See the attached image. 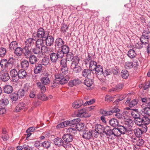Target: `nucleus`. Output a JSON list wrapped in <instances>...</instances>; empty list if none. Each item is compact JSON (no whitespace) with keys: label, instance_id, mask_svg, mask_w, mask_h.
Returning <instances> with one entry per match:
<instances>
[{"label":"nucleus","instance_id":"473e14b6","mask_svg":"<svg viewBox=\"0 0 150 150\" xmlns=\"http://www.w3.org/2000/svg\"><path fill=\"white\" fill-rule=\"evenodd\" d=\"M134 132L136 137H141L143 133L140 128H136L134 130Z\"/></svg>","mask_w":150,"mask_h":150},{"label":"nucleus","instance_id":"de8ad7c7","mask_svg":"<svg viewBox=\"0 0 150 150\" xmlns=\"http://www.w3.org/2000/svg\"><path fill=\"white\" fill-rule=\"evenodd\" d=\"M34 39L33 38H30L27 39L25 41L26 46L28 47L33 45L34 43Z\"/></svg>","mask_w":150,"mask_h":150},{"label":"nucleus","instance_id":"13d9d810","mask_svg":"<svg viewBox=\"0 0 150 150\" xmlns=\"http://www.w3.org/2000/svg\"><path fill=\"white\" fill-rule=\"evenodd\" d=\"M6 54V49L4 47L0 48V57H4Z\"/></svg>","mask_w":150,"mask_h":150},{"label":"nucleus","instance_id":"6e6d98bb","mask_svg":"<svg viewBox=\"0 0 150 150\" xmlns=\"http://www.w3.org/2000/svg\"><path fill=\"white\" fill-rule=\"evenodd\" d=\"M18 95V97L23 98L25 95V92L23 89H20L18 91L17 93Z\"/></svg>","mask_w":150,"mask_h":150},{"label":"nucleus","instance_id":"c756f323","mask_svg":"<svg viewBox=\"0 0 150 150\" xmlns=\"http://www.w3.org/2000/svg\"><path fill=\"white\" fill-rule=\"evenodd\" d=\"M91 71L90 69H84L82 72V76L86 78L90 76L91 75Z\"/></svg>","mask_w":150,"mask_h":150},{"label":"nucleus","instance_id":"72a5a7b5","mask_svg":"<svg viewBox=\"0 0 150 150\" xmlns=\"http://www.w3.org/2000/svg\"><path fill=\"white\" fill-rule=\"evenodd\" d=\"M29 62L26 59H23L21 63V67L24 69H27L29 66Z\"/></svg>","mask_w":150,"mask_h":150},{"label":"nucleus","instance_id":"774afa93","mask_svg":"<svg viewBox=\"0 0 150 150\" xmlns=\"http://www.w3.org/2000/svg\"><path fill=\"white\" fill-rule=\"evenodd\" d=\"M141 36L149 38L150 37V32L148 30H144L142 33V35Z\"/></svg>","mask_w":150,"mask_h":150},{"label":"nucleus","instance_id":"1a4fd4ad","mask_svg":"<svg viewBox=\"0 0 150 150\" xmlns=\"http://www.w3.org/2000/svg\"><path fill=\"white\" fill-rule=\"evenodd\" d=\"M132 142L138 146H140L143 145L144 141L141 137H134L131 138Z\"/></svg>","mask_w":150,"mask_h":150},{"label":"nucleus","instance_id":"2eb2a0df","mask_svg":"<svg viewBox=\"0 0 150 150\" xmlns=\"http://www.w3.org/2000/svg\"><path fill=\"white\" fill-rule=\"evenodd\" d=\"M10 75L11 76L13 81L16 82L18 80V72L15 69H12L10 71Z\"/></svg>","mask_w":150,"mask_h":150},{"label":"nucleus","instance_id":"864d4df0","mask_svg":"<svg viewBox=\"0 0 150 150\" xmlns=\"http://www.w3.org/2000/svg\"><path fill=\"white\" fill-rule=\"evenodd\" d=\"M67 132L69 133L70 134L72 135L75 134L77 132V131L75 128H69L67 130Z\"/></svg>","mask_w":150,"mask_h":150},{"label":"nucleus","instance_id":"09e8293b","mask_svg":"<svg viewBox=\"0 0 150 150\" xmlns=\"http://www.w3.org/2000/svg\"><path fill=\"white\" fill-rule=\"evenodd\" d=\"M81 120L79 118L71 120L70 121V126H72L73 127L75 126L76 127L77 124Z\"/></svg>","mask_w":150,"mask_h":150},{"label":"nucleus","instance_id":"6e6552de","mask_svg":"<svg viewBox=\"0 0 150 150\" xmlns=\"http://www.w3.org/2000/svg\"><path fill=\"white\" fill-rule=\"evenodd\" d=\"M60 48L57 50L63 57L64 54H67L69 53V48L68 45L64 44Z\"/></svg>","mask_w":150,"mask_h":150},{"label":"nucleus","instance_id":"4be33fe9","mask_svg":"<svg viewBox=\"0 0 150 150\" xmlns=\"http://www.w3.org/2000/svg\"><path fill=\"white\" fill-rule=\"evenodd\" d=\"M42 66L41 63L35 64L34 69V72L35 74H38L42 71Z\"/></svg>","mask_w":150,"mask_h":150},{"label":"nucleus","instance_id":"603ef678","mask_svg":"<svg viewBox=\"0 0 150 150\" xmlns=\"http://www.w3.org/2000/svg\"><path fill=\"white\" fill-rule=\"evenodd\" d=\"M32 52L35 54H39L41 53L40 48L36 46L35 48L32 49Z\"/></svg>","mask_w":150,"mask_h":150},{"label":"nucleus","instance_id":"ea45409f","mask_svg":"<svg viewBox=\"0 0 150 150\" xmlns=\"http://www.w3.org/2000/svg\"><path fill=\"white\" fill-rule=\"evenodd\" d=\"M143 112L146 115L150 116V103L147 105L144 108H143Z\"/></svg>","mask_w":150,"mask_h":150},{"label":"nucleus","instance_id":"ddd939ff","mask_svg":"<svg viewBox=\"0 0 150 150\" xmlns=\"http://www.w3.org/2000/svg\"><path fill=\"white\" fill-rule=\"evenodd\" d=\"M65 43L64 40L60 38H58L56 39L54 42L55 48H60Z\"/></svg>","mask_w":150,"mask_h":150},{"label":"nucleus","instance_id":"9b49d317","mask_svg":"<svg viewBox=\"0 0 150 150\" xmlns=\"http://www.w3.org/2000/svg\"><path fill=\"white\" fill-rule=\"evenodd\" d=\"M47 35L45 34L44 29L42 27H40L37 29L36 36L38 38H45Z\"/></svg>","mask_w":150,"mask_h":150},{"label":"nucleus","instance_id":"e433bc0d","mask_svg":"<svg viewBox=\"0 0 150 150\" xmlns=\"http://www.w3.org/2000/svg\"><path fill=\"white\" fill-rule=\"evenodd\" d=\"M68 67L62 68L59 72L58 74H60L62 75L65 76L66 75H68Z\"/></svg>","mask_w":150,"mask_h":150},{"label":"nucleus","instance_id":"e2e57ef3","mask_svg":"<svg viewBox=\"0 0 150 150\" xmlns=\"http://www.w3.org/2000/svg\"><path fill=\"white\" fill-rule=\"evenodd\" d=\"M68 27L67 25L65 23L62 24L61 29V31L64 33L66 32V30L68 29Z\"/></svg>","mask_w":150,"mask_h":150},{"label":"nucleus","instance_id":"b1692460","mask_svg":"<svg viewBox=\"0 0 150 150\" xmlns=\"http://www.w3.org/2000/svg\"><path fill=\"white\" fill-rule=\"evenodd\" d=\"M4 92L7 94L11 93L13 91L12 86L10 85H6L3 87Z\"/></svg>","mask_w":150,"mask_h":150},{"label":"nucleus","instance_id":"4468645a","mask_svg":"<svg viewBox=\"0 0 150 150\" xmlns=\"http://www.w3.org/2000/svg\"><path fill=\"white\" fill-rule=\"evenodd\" d=\"M104 132L108 136V138L113 139V129H111L109 126L105 127Z\"/></svg>","mask_w":150,"mask_h":150},{"label":"nucleus","instance_id":"20e7f679","mask_svg":"<svg viewBox=\"0 0 150 150\" xmlns=\"http://www.w3.org/2000/svg\"><path fill=\"white\" fill-rule=\"evenodd\" d=\"M53 142L54 144L57 146L58 147L63 146L65 149L70 148L71 145L70 143H67V144H65L62 138L58 137L55 138L54 139Z\"/></svg>","mask_w":150,"mask_h":150},{"label":"nucleus","instance_id":"393cba45","mask_svg":"<svg viewBox=\"0 0 150 150\" xmlns=\"http://www.w3.org/2000/svg\"><path fill=\"white\" fill-rule=\"evenodd\" d=\"M28 59L30 63L32 65L36 64L38 59V58L34 55H31Z\"/></svg>","mask_w":150,"mask_h":150},{"label":"nucleus","instance_id":"412c9836","mask_svg":"<svg viewBox=\"0 0 150 150\" xmlns=\"http://www.w3.org/2000/svg\"><path fill=\"white\" fill-rule=\"evenodd\" d=\"M83 104V101L81 99L76 100L72 104V106L74 108H79Z\"/></svg>","mask_w":150,"mask_h":150},{"label":"nucleus","instance_id":"f257e3e1","mask_svg":"<svg viewBox=\"0 0 150 150\" xmlns=\"http://www.w3.org/2000/svg\"><path fill=\"white\" fill-rule=\"evenodd\" d=\"M55 80L53 81L52 85L53 87L57 86L58 83L61 85L67 83L69 79V76H62L59 74H55Z\"/></svg>","mask_w":150,"mask_h":150},{"label":"nucleus","instance_id":"2f4dec72","mask_svg":"<svg viewBox=\"0 0 150 150\" xmlns=\"http://www.w3.org/2000/svg\"><path fill=\"white\" fill-rule=\"evenodd\" d=\"M27 75L25 71L23 69L19 70L18 71V79L24 78Z\"/></svg>","mask_w":150,"mask_h":150},{"label":"nucleus","instance_id":"c9c22d12","mask_svg":"<svg viewBox=\"0 0 150 150\" xmlns=\"http://www.w3.org/2000/svg\"><path fill=\"white\" fill-rule=\"evenodd\" d=\"M18 47V43L16 41L12 42L9 45V48L11 51L13 50Z\"/></svg>","mask_w":150,"mask_h":150},{"label":"nucleus","instance_id":"5701e85b","mask_svg":"<svg viewBox=\"0 0 150 150\" xmlns=\"http://www.w3.org/2000/svg\"><path fill=\"white\" fill-rule=\"evenodd\" d=\"M92 134H93V133L92 132V130L91 132L88 130L86 131L83 132L82 137L86 139H89L91 138Z\"/></svg>","mask_w":150,"mask_h":150},{"label":"nucleus","instance_id":"3c124183","mask_svg":"<svg viewBox=\"0 0 150 150\" xmlns=\"http://www.w3.org/2000/svg\"><path fill=\"white\" fill-rule=\"evenodd\" d=\"M121 74L122 78L126 79L128 77L129 74L127 70L124 69L122 71Z\"/></svg>","mask_w":150,"mask_h":150},{"label":"nucleus","instance_id":"a211bd4d","mask_svg":"<svg viewBox=\"0 0 150 150\" xmlns=\"http://www.w3.org/2000/svg\"><path fill=\"white\" fill-rule=\"evenodd\" d=\"M86 66H89V69L91 71H94L95 67L98 65L97 62L94 61L92 60L85 63Z\"/></svg>","mask_w":150,"mask_h":150},{"label":"nucleus","instance_id":"7ed1b4c3","mask_svg":"<svg viewBox=\"0 0 150 150\" xmlns=\"http://www.w3.org/2000/svg\"><path fill=\"white\" fill-rule=\"evenodd\" d=\"M94 71L97 75V77L101 81L104 82L105 79L104 78H101L99 77V76H105V73L103 72V69L102 66L98 64L94 69Z\"/></svg>","mask_w":150,"mask_h":150},{"label":"nucleus","instance_id":"f8f14e48","mask_svg":"<svg viewBox=\"0 0 150 150\" xmlns=\"http://www.w3.org/2000/svg\"><path fill=\"white\" fill-rule=\"evenodd\" d=\"M45 38V44L47 46H51L53 45L54 42V38L52 36L49 35V34H47Z\"/></svg>","mask_w":150,"mask_h":150},{"label":"nucleus","instance_id":"49530a36","mask_svg":"<svg viewBox=\"0 0 150 150\" xmlns=\"http://www.w3.org/2000/svg\"><path fill=\"white\" fill-rule=\"evenodd\" d=\"M113 139L115 138V137H119L121 134L120 132L117 128H114L113 129Z\"/></svg>","mask_w":150,"mask_h":150},{"label":"nucleus","instance_id":"a878e982","mask_svg":"<svg viewBox=\"0 0 150 150\" xmlns=\"http://www.w3.org/2000/svg\"><path fill=\"white\" fill-rule=\"evenodd\" d=\"M25 105L24 103L23 102L20 103L16 107L14 111L16 112L21 111L24 108Z\"/></svg>","mask_w":150,"mask_h":150},{"label":"nucleus","instance_id":"69168bd1","mask_svg":"<svg viewBox=\"0 0 150 150\" xmlns=\"http://www.w3.org/2000/svg\"><path fill=\"white\" fill-rule=\"evenodd\" d=\"M125 97L124 95H122L120 96L119 98L115 100L113 103L114 105H117L120 101H121L123 100Z\"/></svg>","mask_w":150,"mask_h":150},{"label":"nucleus","instance_id":"9d476101","mask_svg":"<svg viewBox=\"0 0 150 150\" xmlns=\"http://www.w3.org/2000/svg\"><path fill=\"white\" fill-rule=\"evenodd\" d=\"M1 78L3 81H6L10 79V76L7 70H1Z\"/></svg>","mask_w":150,"mask_h":150},{"label":"nucleus","instance_id":"0e129e2a","mask_svg":"<svg viewBox=\"0 0 150 150\" xmlns=\"http://www.w3.org/2000/svg\"><path fill=\"white\" fill-rule=\"evenodd\" d=\"M67 60L65 59H62L60 61V64L62 65V68L67 67Z\"/></svg>","mask_w":150,"mask_h":150},{"label":"nucleus","instance_id":"680f3d73","mask_svg":"<svg viewBox=\"0 0 150 150\" xmlns=\"http://www.w3.org/2000/svg\"><path fill=\"white\" fill-rule=\"evenodd\" d=\"M133 63L131 62H125V67L127 69H129L133 67Z\"/></svg>","mask_w":150,"mask_h":150},{"label":"nucleus","instance_id":"37998d69","mask_svg":"<svg viewBox=\"0 0 150 150\" xmlns=\"http://www.w3.org/2000/svg\"><path fill=\"white\" fill-rule=\"evenodd\" d=\"M86 112V109L84 108L79 110L77 116L79 117H83L85 116Z\"/></svg>","mask_w":150,"mask_h":150},{"label":"nucleus","instance_id":"f03ea898","mask_svg":"<svg viewBox=\"0 0 150 150\" xmlns=\"http://www.w3.org/2000/svg\"><path fill=\"white\" fill-rule=\"evenodd\" d=\"M49 76V74L48 73H46L44 77L40 79L41 82H39L36 83L42 92H45L46 91V89L45 85H47L50 83V80L48 77Z\"/></svg>","mask_w":150,"mask_h":150},{"label":"nucleus","instance_id":"bb28decb","mask_svg":"<svg viewBox=\"0 0 150 150\" xmlns=\"http://www.w3.org/2000/svg\"><path fill=\"white\" fill-rule=\"evenodd\" d=\"M117 128L121 135L124 134L128 131L127 127L124 125H118Z\"/></svg>","mask_w":150,"mask_h":150},{"label":"nucleus","instance_id":"cd10ccee","mask_svg":"<svg viewBox=\"0 0 150 150\" xmlns=\"http://www.w3.org/2000/svg\"><path fill=\"white\" fill-rule=\"evenodd\" d=\"M23 49V48L20 47H17L13 50L14 54L18 57L21 56L22 54Z\"/></svg>","mask_w":150,"mask_h":150},{"label":"nucleus","instance_id":"c03bdc74","mask_svg":"<svg viewBox=\"0 0 150 150\" xmlns=\"http://www.w3.org/2000/svg\"><path fill=\"white\" fill-rule=\"evenodd\" d=\"M109 123L112 126L115 127L118 125L119 122L117 119H112L110 120Z\"/></svg>","mask_w":150,"mask_h":150},{"label":"nucleus","instance_id":"79ce46f5","mask_svg":"<svg viewBox=\"0 0 150 150\" xmlns=\"http://www.w3.org/2000/svg\"><path fill=\"white\" fill-rule=\"evenodd\" d=\"M49 59L47 56H45L41 60V63L42 65L47 66L49 63Z\"/></svg>","mask_w":150,"mask_h":150},{"label":"nucleus","instance_id":"423d86ee","mask_svg":"<svg viewBox=\"0 0 150 150\" xmlns=\"http://www.w3.org/2000/svg\"><path fill=\"white\" fill-rule=\"evenodd\" d=\"M50 60L53 63L57 62L58 58H62L63 57L57 50V53L52 52L50 54Z\"/></svg>","mask_w":150,"mask_h":150},{"label":"nucleus","instance_id":"c85d7f7f","mask_svg":"<svg viewBox=\"0 0 150 150\" xmlns=\"http://www.w3.org/2000/svg\"><path fill=\"white\" fill-rule=\"evenodd\" d=\"M138 103V101L137 100L134 99L131 101H130V100H127L126 101L125 103L128 104L129 103V107L132 108L134 107Z\"/></svg>","mask_w":150,"mask_h":150},{"label":"nucleus","instance_id":"aec40b11","mask_svg":"<svg viewBox=\"0 0 150 150\" xmlns=\"http://www.w3.org/2000/svg\"><path fill=\"white\" fill-rule=\"evenodd\" d=\"M71 69L73 70V72L74 73H78L80 72L81 71V67L78 65H73L71 66Z\"/></svg>","mask_w":150,"mask_h":150},{"label":"nucleus","instance_id":"58836bf2","mask_svg":"<svg viewBox=\"0 0 150 150\" xmlns=\"http://www.w3.org/2000/svg\"><path fill=\"white\" fill-rule=\"evenodd\" d=\"M127 55L130 58L132 59L136 57L137 54L134 50L130 49L128 51Z\"/></svg>","mask_w":150,"mask_h":150},{"label":"nucleus","instance_id":"0eeeda50","mask_svg":"<svg viewBox=\"0 0 150 150\" xmlns=\"http://www.w3.org/2000/svg\"><path fill=\"white\" fill-rule=\"evenodd\" d=\"M0 66L3 70H7L8 69H10L12 66L11 63L8 61L6 59H2L0 63Z\"/></svg>","mask_w":150,"mask_h":150},{"label":"nucleus","instance_id":"a19ab883","mask_svg":"<svg viewBox=\"0 0 150 150\" xmlns=\"http://www.w3.org/2000/svg\"><path fill=\"white\" fill-rule=\"evenodd\" d=\"M10 97L12 103H13L18 100V97L16 93H13L10 95Z\"/></svg>","mask_w":150,"mask_h":150},{"label":"nucleus","instance_id":"bf43d9fd","mask_svg":"<svg viewBox=\"0 0 150 150\" xmlns=\"http://www.w3.org/2000/svg\"><path fill=\"white\" fill-rule=\"evenodd\" d=\"M100 113L104 116L110 115H112V112L109 111H107L104 110H100Z\"/></svg>","mask_w":150,"mask_h":150},{"label":"nucleus","instance_id":"f3484780","mask_svg":"<svg viewBox=\"0 0 150 150\" xmlns=\"http://www.w3.org/2000/svg\"><path fill=\"white\" fill-rule=\"evenodd\" d=\"M31 52L29 50L28 47L27 46L24 47L23 49L22 53L23 56L26 59H28L31 55Z\"/></svg>","mask_w":150,"mask_h":150},{"label":"nucleus","instance_id":"dca6fc26","mask_svg":"<svg viewBox=\"0 0 150 150\" xmlns=\"http://www.w3.org/2000/svg\"><path fill=\"white\" fill-rule=\"evenodd\" d=\"M62 138L65 142V144L67 143H69L73 140V136L71 134H65L63 135Z\"/></svg>","mask_w":150,"mask_h":150},{"label":"nucleus","instance_id":"a18cd8bd","mask_svg":"<svg viewBox=\"0 0 150 150\" xmlns=\"http://www.w3.org/2000/svg\"><path fill=\"white\" fill-rule=\"evenodd\" d=\"M43 38L38 39L36 42V46L40 48L42 46L44 45Z\"/></svg>","mask_w":150,"mask_h":150},{"label":"nucleus","instance_id":"052dcab7","mask_svg":"<svg viewBox=\"0 0 150 150\" xmlns=\"http://www.w3.org/2000/svg\"><path fill=\"white\" fill-rule=\"evenodd\" d=\"M143 118L144 120L143 124L147 125L150 123V120L148 117L143 116Z\"/></svg>","mask_w":150,"mask_h":150},{"label":"nucleus","instance_id":"8fccbe9b","mask_svg":"<svg viewBox=\"0 0 150 150\" xmlns=\"http://www.w3.org/2000/svg\"><path fill=\"white\" fill-rule=\"evenodd\" d=\"M84 83L87 87H89L93 85V82L91 79H87L84 81Z\"/></svg>","mask_w":150,"mask_h":150},{"label":"nucleus","instance_id":"4d7b16f0","mask_svg":"<svg viewBox=\"0 0 150 150\" xmlns=\"http://www.w3.org/2000/svg\"><path fill=\"white\" fill-rule=\"evenodd\" d=\"M142 103H143L142 104V107L143 108L144 107L143 105H146V104L148 105L150 103V98L146 97H144L142 99Z\"/></svg>","mask_w":150,"mask_h":150},{"label":"nucleus","instance_id":"39448f33","mask_svg":"<svg viewBox=\"0 0 150 150\" xmlns=\"http://www.w3.org/2000/svg\"><path fill=\"white\" fill-rule=\"evenodd\" d=\"M104 128L101 125L97 124L95 127L94 130H92V132L93 133V136L95 138H97L99 134L102 132H104Z\"/></svg>","mask_w":150,"mask_h":150},{"label":"nucleus","instance_id":"6ab92c4d","mask_svg":"<svg viewBox=\"0 0 150 150\" xmlns=\"http://www.w3.org/2000/svg\"><path fill=\"white\" fill-rule=\"evenodd\" d=\"M131 110V112L129 111L131 113L132 116L134 119L139 117H140L142 115H140L141 113L138 109H132Z\"/></svg>","mask_w":150,"mask_h":150},{"label":"nucleus","instance_id":"5fc2aeb1","mask_svg":"<svg viewBox=\"0 0 150 150\" xmlns=\"http://www.w3.org/2000/svg\"><path fill=\"white\" fill-rule=\"evenodd\" d=\"M43 93L41 92V93L38 94V99L40 100L45 101L47 100V98L45 95L43 94Z\"/></svg>","mask_w":150,"mask_h":150},{"label":"nucleus","instance_id":"7c9ffc66","mask_svg":"<svg viewBox=\"0 0 150 150\" xmlns=\"http://www.w3.org/2000/svg\"><path fill=\"white\" fill-rule=\"evenodd\" d=\"M9 103L8 99L4 97L0 100V106L2 107H5Z\"/></svg>","mask_w":150,"mask_h":150},{"label":"nucleus","instance_id":"338daca9","mask_svg":"<svg viewBox=\"0 0 150 150\" xmlns=\"http://www.w3.org/2000/svg\"><path fill=\"white\" fill-rule=\"evenodd\" d=\"M42 146L44 148L47 149L50 146V142L47 141H44L43 143L42 142Z\"/></svg>","mask_w":150,"mask_h":150},{"label":"nucleus","instance_id":"f704fd0d","mask_svg":"<svg viewBox=\"0 0 150 150\" xmlns=\"http://www.w3.org/2000/svg\"><path fill=\"white\" fill-rule=\"evenodd\" d=\"M143 116H140V117H137L134 119V122L135 123L139 126H140L143 124Z\"/></svg>","mask_w":150,"mask_h":150},{"label":"nucleus","instance_id":"4c0bfd02","mask_svg":"<svg viewBox=\"0 0 150 150\" xmlns=\"http://www.w3.org/2000/svg\"><path fill=\"white\" fill-rule=\"evenodd\" d=\"M80 58L77 55H76L73 57L71 60L72 62L71 66L74 64V65H78L79 64Z\"/></svg>","mask_w":150,"mask_h":150}]
</instances>
